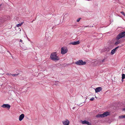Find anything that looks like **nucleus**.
<instances>
[{
	"label": "nucleus",
	"instance_id": "obj_1",
	"mask_svg": "<svg viewBox=\"0 0 125 125\" xmlns=\"http://www.w3.org/2000/svg\"><path fill=\"white\" fill-rule=\"evenodd\" d=\"M50 58L52 60L54 61H58L60 59L59 57L57 56L56 52L52 53L50 55Z\"/></svg>",
	"mask_w": 125,
	"mask_h": 125
},
{
	"label": "nucleus",
	"instance_id": "obj_2",
	"mask_svg": "<svg viewBox=\"0 0 125 125\" xmlns=\"http://www.w3.org/2000/svg\"><path fill=\"white\" fill-rule=\"evenodd\" d=\"M125 36V31L120 33L117 36L116 39L118 40L124 37Z\"/></svg>",
	"mask_w": 125,
	"mask_h": 125
},
{
	"label": "nucleus",
	"instance_id": "obj_3",
	"mask_svg": "<svg viewBox=\"0 0 125 125\" xmlns=\"http://www.w3.org/2000/svg\"><path fill=\"white\" fill-rule=\"evenodd\" d=\"M75 64L78 65H82L85 64L86 62H83L82 60H79L75 62Z\"/></svg>",
	"mask_w": 125,
	"mask_h": 125
},
{
	"label": "nucleus",
	"instance_id": "obj_4",
	"mask_svg": "<svg viewBox=\"0 0 125 125\" xmlns=\"http://www.w3.org/2000/svg\"><path fill=\"white\" fill-rule=\"evenodd\" d=\"M68 51V49L65 47H63L61 48V53L64 54L67 53Z\"/></svg>",
	"mask_w": 125,
	"mask_h": 125
},
{
	"label": "nucleus",
	"instance_id": "obj_5",
	"mask_svg": "<svg viewBox=\"0 0 125 125\" xmlns=\"http://www.w3.org/2000/svg\"><path fill=\"white\" fill-rule=\"evenodd\" d=\"M64 125H69L70 124L69 121L67 119H65V120L62 121Z\"/></svg>",
	"mask_w": 125,
	"mask_h": 125
},
{
	"label": "nucleus",
	"instance_id": "obj_6",
	"mask_svg": "<svg viewBox=\"0 0 125 125\" xmlns=\"http://www.w3.org/2000/svg\"><path fill=\"white\" fill-rule=\"evenodd\" d=\"M80 43V42L79 41H78L75 42H71L69 44H72L73 45H76Z\"/></svg>",
	"mask_w": 125,
	"mask_h": 125
},
{
	"label": "nucleus",
	"instance_id": "obj_7",
	"mask_svg": "<svg viewBox=\"0 0 125 125\" xmlns=\"http://www.w3.org/2000/svg\"><path fill=\"white\" fill-rule=\"evenodd\" d=\"M102 88L101 87H98L96 88L95 89V92L97 93L100 92L102 90Z\"/></svg>",
	"mask_w": 125,
	"mask_h": 125
},
{
	"label": "nucleus",
	"instance_id": "obj_8",
	"mask_svg": "<svg viewBox=\"0 0 125 125\" xmlns=\"http://www.w3.org/2000/svg\"><path fill=\"white\" fill-rule=\"evenodd\" d=\"M110 113L108 112H104L103 114H102V115L103 117L107 116L108 115H109Z\"/></svg>",
	"mask_w": 125,
	"mask_h": 125
},
{
	"label": "nucleus",
	"instance_id": "obj_9",
	"mask_svg": "<svg viewBox=\"0 0 125 125\" xmlns=\"http://www.w3.org/2000/svg\"><path fill=\"white\" fill-rule=\"evenodd\" d=\"M82 123L83 124H87L88 125H91V123H89L86 120H84V121H82Z\"/></svg>",
	"mask_w": 125,
	"mask_h": 125
},
{
	"label": "nucleus",
	"instance_id": "obj_10",
	"mask_svg": "<svg viewBox=\"0 0 125 125\" xmlns=\"http://www.w3.org/2000/svg\"><path fill=\"white\" fill-rule=\"evenodd\" d=\"M24 115L23 114H22L19 117V120L20 121H21L24 118Z\"/></svg>",
	"mask_w": 125,
	"mask_h": 125
},
{
	"label": "nucleus",
	"instance_id": "obj_11",
	"mask_svg": "<svg viewBox=\"0 0 125 125\" xmlns=\"http://www.w3.org/2000/svg\"><path fill=\"white\" fill-rule=\"evenodd\" d=\"M1 106L3 108H9L10 107V105L8 104H3Z\"/></svg>",
	"mask_w": 125,
	"mask_h": 125
},
{
	"label": "nucleus",
	"instance_id": "obj_12",
	"mask_svg": "<svg viewBox=\"0 0 125 125\" xmlns=\"http://www.w3.org/2000/svg\"><path fill=\"white\" fill-rule=\"evenodd\" d=\"M119 47V46H118L116 47L115 49H114L112 50L111 52V54L112 55H113L115 52L116 49L118 48Z\"/></svg>",
	"mask_w": 125,
	"mask_h": 125
},
{
	"label": "nucleus",
	"instance_id": "obj_13",
	"mask_svg": "<svg viewBox=\"0 0 125 125\" xmlns=\"http://www.w3.org/2000/svg\"><path fill=\"white\" fill-rule=\"evenodd\" d=\"M110 50V49L109 47H106L104 49V52H107Z\"/></svg>",
	"mask_w": 125,
	"mask_h": 125
},
{
	"label": "nucleus",
	"instance_id": "obj_14",
	"mask_svg": "<svg viewBox=\"0 0 125 125\" xmlns=\"http://www.w3.org/2000/svg\"><path fill=\"white\" fill-rule=\"evenodd\" d=\"M96 117H103L102 114H98L96 115Z\"/></svg>",
	"mask_w": 125,
	"mask_h": 125
},
{
	"label": "nucleus",
	"instance_id": "obj_15",
	"mask_svg": "<svg viewBox=\"0 0 125 125\" xmlns=\"http://www.w3.org/2000/svg\"><path fill=\"white\" fill-rule=\"evenodd\" d=\"M122 42V41L121 40H118L117 41L115 42V44L116 45L117 44L121 42Z\"/></svg>",
	"mask_w": 125,
	"mask_h": 125
},
{
	"label": "nucleus",
	"instance_id": "obj_16",
	"mask_svg": "<svg viewBox=\"0 0 125 125\" xmlns=\"http://www.w3.org/2000/svg\"><path fill=\"white\" fill-rule=\"evenodd\" d=\"M19 74V73H18L17 74H10V75H11L12 76L14 77H16V76H17Z\"/></svg>",
	"mask_w": 125,
	"mask_h": 125
},
{
	"label": "nucleus",
	"instance_id": "obj_17",
	"mask_svg": "<svg viewBox=\"0 0 125 125\" xmlns=\"http://www.w3.org/2000/svg\"><path fill=\"white\" fill-rule=\"evenodd\" d=\"M122 79H124L125 78V74H122Z\"/></svg>",
	"mask_w": 125,
	"mask_h": 125
},
{
	"label": "nucleus",
	"instance_id": "obj_18",
	"mask_svg": "<svg viewBox=\"0 0 125 125\" xmlns=\"http://www.w3.org/2000/svg\"><path fill=\"white\" fill-rule=\"evenodd\" d=\"M4 20L1 17L0 18V22H4Z\"/></svg>",
	"mask_w": 125,
	"mask_h": 125
},
{
	"label": "nucleus",
	"instance_id": "obj_19",
	"mask_svg": "<svg viewBox=\"0 0 125 125\" xmlns=\"http://www.w3.org/2000/svg\"><path fill=\"white\" fill-rule=\"evenodd\" d=\"M22 24H23V23L22 22L21 23L19 24H17V26L18 27H19L21 26L22 25Z\"/></svg>",
	"mask_w": 125,
	"mask_h": 125
},
{
	"label": "nucleus",
	"instance_id": "obj_20",
	"mask_svg": "<svg viewBox=\"0 0 125 125\" xmlns=\"http://www.w3.org/2000/svg\"><path fill=\"white\" fill-rule=\"evenodd\" d=\"M121 12V13L124 16H125V13L123 11H121V12Z\"/></svg>",
	"mask_w": 125,
	"mask_h": 125
},
{
	"label": "nucleus",
	"instance_id": "obj_21",
	"mask_svg": "<svg viewBox=\"0 0 125 125\" xmlns=\"http://www.w3.org/2000/svg\"><path fill=\"white\" fill-rule=\"evenodd\" d=\"M94 97H93L92 98L90 99V100L91 101H93L94 100Z\"/></svg>",
	"mask_w": 125,
	"mask_h": 125
},
{
	"label": "nucleus",
	"instance_id": "obj_22",
	"mask_svg": "<svg viewBox=\"0 0 125 125\" xmlns=\"http://www.w3.org/2000/svg\"><path fill=\"white\" fill-rule=\"evenodd\" d=\"M119 117L120 118H124V115L119 116Z\"/></svg>",
	"mask_w": 125,
	"mask_h": 125
},
{
	"label": "nucleus",
	"instance_id": "obj_23",
	"mask_svg": "<svg viewBox=\"0 0 125 125\" xmlns=\"http://www.w3.org/2000/svg\"><path fill=\"white\" fill-rule=\"evenodd\" d=\"M81 18H78L77 20V22H78L79 21L80 19H81Z\"/></svg>",
	"mask_w": 125,
	"mask_h": 125
},
{
	"label": "nucleus",
	"instance_id": "obj_24",
	"mask_svg": "<svg viewBox=\"0 0 125 125\" xmlns=\"http://www.w3.org/2000/svg\"><path fill=\"white\" fill-rule=\"evenodd\" d=\"M105 59L104 58L102 60V62H105Z\"/></svg>",
	"mask_w": 125,
	"mask_h": 125
},
{
	"label": "nucleus",
	"instance_id": "obj_25",
	"mask_svg": "<svg viewBox=\"0 0 125 125\" xmlns=\"http://www.w3.org/2000/svg\"><path fill=\"white\" fill-rule=\"evenodd\" d=\"M22 41L21 39H20V42H22Z\"/></svg>",
	"mask_w": 125,
	"mask_h": 125
},
{
	"label": "nucleus",
	"instance_id": "obj_26",
	"mask_svg": "<svg viewBox=\"0 0 125 125\" xmlns=\"http://www.w3.org/2000/svg\"><path fill=\"white\" fill-rule=\"evenodd\" d=\"M10 74L9 73H7L6 74V75H8V76H9L10 75Z\"/></svg>",
	"mask_w": 125,
	"mask_h": 125
},
{
	"label": "nucleus",
	"instance_id": "obj_27",
	"mask_svg": "<svg viewBox=\"0 0 125 125\" xmlns=\"http://www.w3.org/2000/svg\"><path fill=\"white\" fill-rule=\"evenodd\" d=\"M90 26H84L85 27H89Z\"/></svg>",
	"mask_w": 125,
	"mask_h": 125
},
{
	"label": "nucleus",
	"instance_id": "obj_28",
	"mask_svg": "<svg viewBox=\"0 0 125 125\" xmlns=\"http://www.w3.org/2000/svg\"><path fill=\"white\" fill-rule=\"evenodd\" d=\"M7 52H9L10 54H11L10 52L9 51H8Z\"/></svg>",
	"mask_w": 125,
	"mask_h": 125
},
{
	"label": "nucleus",
	"instance_id": "obj_29",
	"mask_svg": "<svg viewBox=\"0 0 125 125\" xmlns=\"http://www.w3.org/2000/svg\"><path fill=\"white\" fill-rule=\"evenodd\" d=\"M123 110L125 111V108H123Z\"/></svg>",
	"mask_w": 125,
	"mask_h": 125
},
{
	"label": "nucleus",
	"instance_id": "obj_30",
	"mask_svg": "<svg viewBox=\"0 0 125 125\" xmlns=\"http://www.w3.org/2000/svg\"><path fill=\"white\" fill-rule=\"evenodd\" d=\"M2 5V4H0V7Z\"/></svg>",
	"mask_w": 125,
	"mask_h": 125
},
{
	"label": "nucleus",
	"instance_id": "obj_31",
	"mask_svg": "<svg viewBox=\"0 0 125 125\" xmlns=\"http://www.w3.org/2000/svg\"><path fill=\"white\" fill-rule=\"evenodd\" d=\"M124 118H125V115H124Z\"/></svg>",
	"mask_w": 125,
	"mask_h": 125
},
{
	"label": "nucleus",
	"instance_id": "obj_32",
	"mask_svg": "<svg viewBox=\"0 0 125 125\" xmlns=\"http://www.w3.org/2000/svg\"><path fill=\"white\" fill-rule=\"evenodd\" d=\"M74 107H73V109H74Z\"/></svg>",
	"mask_w": 125,
	"mask_h": 125
}]
</instances>
